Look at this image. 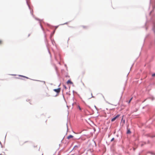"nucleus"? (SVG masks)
Masks as SVG:
<instances>
[{
  "instance_id": "f8f14e48",
  "label": "nucleus",
  "mask_w": 155,
  "mask_h": 155,
  "mask_svg": "<svg viewBox=\"0 0 155 155\" xmlns=\"http://www.w3.org/2000/svg\"><path fill=\"white\" fill-rule=\"evenodd\" d=\"M21 76L22 77H24L25 78H27V79L28 78V77H25V76Z\"/></svg>"
},
{
  "instance_id": "1a4fd4ad",
  "label": "nucleus",
  "mask_w": 155,
  "mask_h": 155,
  "mask_svg": "<svg viewBox=\"0 0 155 155\" xmlns=\"http://www.w3.org/2000/svg\"><path fill=\"white\" fill-rule=\"evenodd\" d=\"M2 40H0V45L2 44Z\"/></svg>"
},
{
  "instance_id": "ddd939ff",
  "label": "nucleus",
  "mask_w": 155,
  "mask_h": 155,
  "mask_svg": "<svg viewBox=\"0 0 155 155\" xmlns=\"http://www.w3.org/2000/svg\"><path fill=\"white\" fill-rule=\"evenodd\" d=\"M78 107L80 110H81V108L79 106H78Z\"/></svg>"
},
{
  "instance_id": "9b49d317",
  "label": "nucleus",
  "mask_w": 155,
  "mask_h": 155,
  "mask_svg": "<svg viewBox=\"0 0 155 155\" xmlns=\"http://www.w3.org/2000/svg\"><path fill=\"white\" fill-rule=\"evenodd\" d=\"M152 77H155V73L152 74Z\"/></svg>"
},
{
  "instance_id": "423d86ee",
  "label": "nucleus",
  "mask_w": 155,
  "mask_h": 155,
  "mask_svg": "<svg viewBox=\"0 0 155 155\" xmlns=\"http://www.w3.org/2000/svg\"><path fill=\"white\" fill-rule=\"evenodd\" d=\"M131 133V132L130 130V129H127V133L128 134H130Z\"/></svg>"
},
{
  "instance_id": "4468645a",
  "label": "nucleus",
  "mask_w": 155,
  "mask_h": 155,
  "mask_svg": "<svg viewBox=\"0 0 155 155\" xmlns=\"http://www.w3.org/2000/svg\"><path fill=\"white\" fill-rule=\"evenodd\" d=\"M64 87H65V88H66V87L65 86H64Z\"/></svg>"
},
{
  "instance_id": "20e7f679",
  "label": "nucleus",
  "mask_w": 155,
  "mask_h": 155,
  "mask_svg": "<svg viewBox=\"0 0 155 155\" xmlns=\"http://www.w3.org/2000/svg\"><path fill=\"white\" fill-rule=\"evenodd\" d=\"M73 136H72L71 135H70L68 136L67 138L68 139H69L70 138H73Z\"/></svg>"
},
{
  "instance_id": "39448f33",
  "label": "nucleus",
  "mask_w": 155,
  "mask_h": 155,
  "mask_svg": "<svg viewBox=\"0 0 155 155\" xmlns=\"http://www.w3.org/2000/svg\"><path fill=\"white\" fill-rule=\"evenodd\" d=\"M67 83L68 84H73V83L70 80H68L67 81Z\"/></svg>"
},
{
  "instance_id": "7ed1b4c3",
  "label": "nucleus",
  "mask_w": 155,
  "mask_h": 155,
  "mask_svg": "<svg viewBox=\"0 0 155 155\" xmlns=\"http://www.w3.org/2000/svg\"><path fill=\"white\" fill-rule=\"evenodd\" d=\"M80 144H79L78 145H75L74 146L73 148V149L76 150L79 147H80Z\"/></svg>"
},
{
  "instance_id": "f03ea898",
  "label": "nucleus",
  "mask_w": 155,
  "mask_h": 155,
  "mask_svg": "<svg viewBox=\"0 0 155 155\" xmlns=\"http://www.w3.org/2000/svg\"><path fill=\"white\" fill-rule=\"evenodd\" d=\"M120 116V115L118 114L115 117L113 118L112 119L111 121L113 122L118 117Z\"/></svg>"
},
{
  "instance_id": "6e6552de",
  "label": "nucleus",
  "mask_w": 155,
  "mask_h": 155,
  "mask_svg": "<svg viewBox=\"0 0 155 155\" xmlns=\"http://www.w3.org/2000/svg\"><path fill=\"white\" fill-rule=\"evenodd\" d=\"M132 98H131L130 99V100H129V102H128V103H130V101H131L132 100Z\"/></svg>"
},
{
  "instance_id": "9d476101",
  "label": "nucleus",
  "mask_w": 155,
  "mask_h": 155,
  "mask_svg": "<svg viewBox=\"0 0 155 155\" xmlns=\"http://www.w3.org/2000/svg\"><path fill=\"white\" fill-rule=\"evenodd\" d=\"M114 138H113L111 139V141H113L114 140Z\"/></svg>"
},
{
  "instance_id": "f257e3e1",
  "label": "nucleus",
  "mask_w": 155,
  "mask_h": 155,
  "mask_svg": "<svg viewBox=\"0 0 155 155\" xmlns=\"http://www.w3.org/2000/svg\"><path fill=\"white\" fill-rule=\"evenodd\" d=\"M53 90L54 91L56 92L57 93H59L60 92L61 88H58L57 89H54Z\"/></svg>"
},
{
  "instance_id": "0eeeda50",
  "label": "nucleus",
  "mask_w": 155,
  "mask_h": 155,
  "mask_svg": "<svg viewBox=\"0 0 155 155\" xmlns=\"http://www.w3.org/2000/svg\"><path fill=\"white\" fill-rule=\"evenodd\" d=\"M46 96H50V95L49 94H48V92H47V91H46Z\"/></svg>"
}]
</instances>
